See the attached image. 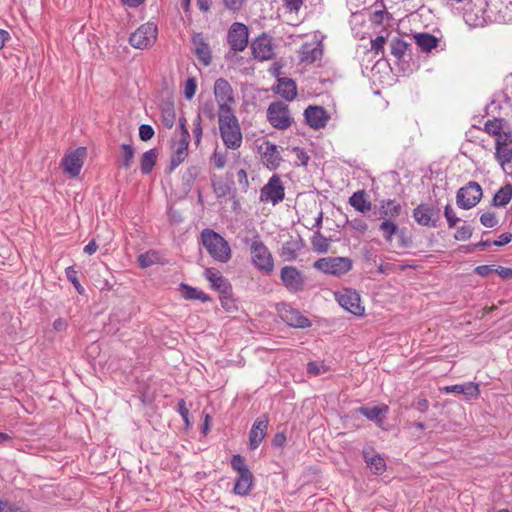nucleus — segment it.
<instances>
[{
	"label": "nucleus",
	"mask_w": 512,
	"mask_h": 512,
	"mask_svg": "<svg viewBox=\"0 0 512 512\" xmlns=\"http://www.w3.org/2000/svg\"><path fill=\"white\" fill-rule=\"evenodd\" d=\"M218 124L221 139L228 149L236 150L241 146L242 133L237 117L232 108L223 106L218 113Z\"/></svg>",
	"instance_id": "nucleus-1"
},
{
	"label": "nucleus",
	"mask_w": 512,
	"mask_h": 512,
	"mask_svg": "<svg viewBox=\"0 0 512 512\" xmlns=\"http://www.w3.org/2000/svg\"><path fill=\"white\" fill-rule=\"evenodd\" d=\"M200 244L216 262L227 263L232 257L229 243L219 233L210 228L201 231Z\"/></svg>",
	"instance_id": "nucleus-2"
},
{
	"label": "nucleus",
	"mask_w": 512,
	"mask_h": 512,
	"mask_svg": "<svg viewBox=\"0 0 512 512\" xmlns=\"http://www.w3.org/2000/svg\"><path fill=\"white\" fill-rule=\"evenodd\" d=\"M158 28L153 22H146L139 26L129 36V44L139 50L151 48L157 41Z\"/></svg>",
	"instance_id": "nucleus-3"
},
{
	"label": "nucleus",
	"mask_w": 512,
	"mask_h": 512,
	"mask_svg": "<svg viewBox=\"0 0 512 512\" xmlns=\"http://www.w3.org/2000/svg\"><path fill=\"white\" fill-rule=\"evenodd\" d=\"M313 267L325 274L341 276L351 270L352 261L347 257H325L315 261Z\"/></svg>",
	"instance_id": "nucleus-4"
},
{
	"label": "nucleus",
	"mask_w": 512,
	"mask_h": 512,
	"mask_svg": "<svg viewBox=\"0 0 512 512\" xmlns=\"http://www.w3.org/2000/svg\"><path fill=\"white\" fill-rule=\"evenodd\" d=\"M338 304L351 314L362 317L365 314V306L362 304L360 294L351 288H344L335 293Z\"/></svg>",
	"instance_id": "nucleus-5"
},
{
	"label": "nucleus",
	"mask_w": 512,
	"mask_h": 512,
	"mask_svg": "<svg viewBox=\"0 0 512 512\" xmlns=\"http://www.w3.org/2000/svg\"><path fill=\"white\" fill-rule=\"evenodd\" d=\"M267 119L269 123L276 129L286 130L293 122L289 107L283 102H273L267 110Z\"/></svg>",
	"instance_id": "nucleus-6"
},
{
	"label": "nucleus",
	"mask_w": 512,
	"mask_h": 512,
	"mask_svg": "<svg viewBox=\"0 0 512 512\" xmlns=\"http://www.w3.org/2000/svg\"><path fill=\"white\" fill-rule=\"evenodd\" d=\"M482 194L481 186L477 182L471 181L458 190L457 205L462 209H471L480 202Z\"/></svg>",
	"instance_id": "nucleus-7"
},
{
	"label": "nucleus",
	"mask_w": 512,
	"mask_h": 512,
	"mask_svg": "<svg viewBox=\"0 0 512 512\" xmlns=\"http://www.w3.org/2000/svg\"><path fill=\"white\" fill-rule=\"evenodd\" d=\"M249 30L248 27L240 22H234L227 33V42L231 50L242 52L248 46Z\"/></svg>",
	"instance_id": "nucleus-8"
},
{
	"label": "nucleus",
	"mask_w": 512,
	"mask_h": 512,
	"mask_svg": "<svg viewBox=\"0 0 512 512\" xmlns=\"http://www.w3.org/2000/svg\"><path fill=\"white\" fill-rule=\"evenodd\" d=\"M285 188L278 175H273L269 182L261 189L260 199L263 202L276 205L284 199Z\"/></svg>",
	"instance_id": "nucleus-9"
},
{
	"label": "nucleus",
	"mask_w": 512,
	"mask_h": 512,
	"mask_svg": "<svg viewBox=\"0 0 512 512\" xmlns=\"http://www.w3.org/2000/svg\"><path fill=\"white\" fill-rule=\"evenodd\" d=\"M280 278L283 285L293 293L304 289L305 279L303 273L294 266H284L281 269Z\"/></svg>",
	"instance_id": "nucleus-10"
},
{
	"label": "nucleus",
	"mask_w": 512,
	"mask_h": 512,
	"mask_svg": "<svg viewBox=\"0 0 512 512\" xmlns=\"http://www.w3.org/2000/svg\"><path fill=\"white\" fill-rule=\"evenodd\" d=\"M86 149L79 147L67 153L62 159V166L64 171L71 177H77L82 169Z\"/></svg>",
	"instance_id": "nucleus-11"
},
{
	"label": "nucleus",
	"mask_w": 512,
	"mask_h": 512,
	"mask_svg": "<svg viewBox=\"0 0 512 512\" xmlns=\"http://www.w3.org/2000/svg\"><path fill=\"white\" fill-rule=\"evenodd\" d=\"M277 311L282 320L289 326L295 328H306L311 325L310 320L303 316L298 310L292 308L287 304H280L277 306Z\"/></svg>",
	"instance_id": "nucleus-12"
},
{
	"label": "nucleus",
	"mask_w": 512,
	"mask_h": 512,
	"mask_svg": "<svg viewBox=\"0 0 512 512\" xmlns=\"http://www.w3.org/2000/svg\"><path fill=\"white\" fill-rule=\"evenodd\" d=\"M214 95L218 102V113L221 112L223 106L231 108L229 103L234 101L233 90L230 83L224 78H218L214 83Z\"/></svg>",
	"instance_id": "nucleus-13"
},
{
	"label": "nucleus",
	"mask_w": 512,
	"mask_h": 512,
	"mask_svg": "<svg viewBox=\"0 0 512 512\" xmlns=\"http://www.w3.org/2000/svg\"><path fill=\"white\" fill-rule=\"evenodd\" d=\"M189 139L190 134L184 133V136L179 138L175 141H173L172 144V156L170 160V170H174L176 167H178L181 163L184 162V160L188 156V147H189Z\"/></svg>",
	"instance_id": "nucleus-14"
},
{
	"label": "nucleus",
	"mask_w": 512,
	"mask_h": 512,
	"mask_svg": "<svg viewBox=\"0 0 512 512\" xmlns=\"http://www.w3.org/2000/svg\"><path fill=\"white\" fill-rule=\"evenodd\" d=\"M307 124L315 129H322L330 119L327 111L321 106H308L304 111Z\"/></svg>",
	"instance_id": "nucleus-15"
},
{
	"label": "nucleus",
	"mask_w": 512,
	"mask_h": 512,
	"mask_svg": "<svg viewBox=\"0 0 512 512\" xmlns=\"http://www.w3.org/2000/svg\"><path fill=\"white\" fill-rule=\"evenodd\" d=\"M258 150L261 154L262 163L269 170H274L279 166L282 158L278 146L271 144L270 142H265Z\"/></svg>",
	"instance_id": "nucleus-16"
},
{
	"label": "nucleus",
	"mask_w": 512,
	"mask_h": 512,
	"mask_svg": "<svg viewBox=\"0 0 512 512\" xmlns=\"http://www.w3.org/2000/svg\"><path fill=\"white\" fill-rule=\"evenodd\" d=\"M439 211L428 204H420L413 211L415 221L423 226H436Z\"/></svg>",
	"instance_id": "nucleus-17"
},
{
	"label": "nucleus",
	"mask_w": 512,
	"mask_h": 512,
	"mask_svg": "<svg viewBox=\"0 0 512 512\" xmlns=\"http://www.w3.org/2000/svg\"><path fill=\"white\" fill-rule=\"evenodd\" d=\"M191 41L194 46L195 55L199 62H201L204 66H209L212 60L211 50L203 34L194 33L192 35Z\"/></svg>",
	"instance_id": "nucleus-18"
},
{
	"label": "nucleus",
	"mask_w": 512,
	"mask_h": 512,
	"mask_svg": "<svg viewBox=\"0 0 512 512\" xmlns=\"http://www.w3.org/2000/svg\"><path fill=\"white\" fill-rule=\"evenodd\" d=\"M323 49L320 43H304L299 51V59L301 63L311 65L321 59Z\"/></svg>",
	"instance_id": "nucleus-19"
},
{
	"label": "nucleus",
	"mask_w": 512,
	"mask_h": 512,
	"mask_svg": "<svg viewBox=\"0 0 512 512\" xmlns=\"http://www.w3.org/2000/svg\"><path fill=\"white\" fill-rule=\"evenodd\" d=\"M363 456L367 466L373 471L375 475H382L386 471V463L384 458L381 457L372 447L364 448Z\"/></svg>",
	"instance_id": "nucleus-20"
},
{
	"label": "nucleus",
	"mask_w": 512,
	"mask_h": 512,
	"mask_svg": "<svg viewBox=\"0 0 512 512\" xmlns=\"http://www.w3.org/2000/svg\"><path fill=\"white\" fill-rule=\"evenodd\" d=\"M356 413L364 415L367 419L376 422L377 426L382 427L384 418L389 412V407L386 404H381L375 407H360L355 409Z\"/></svg>",
	"instance_id": "nucleus-21"
},
{
	"label": "nucleus",
	"mask_w": 512,
	"mask_h": 512,
	"mask_svg": "<svg viewBox=\"0 0 512 512\" xmlns=\"http://www.w3.org/2000/svg\"><path fill=\"white\" fill-rule=\"evenodd\" d=\"M275 93L287 101H292L297 96V86L294 80L278 78L277 85L273 88Z\"/></svg>",
	"instance_id": "nucleus-22"
},
{
	"label": "nucleus",
	"mask_w": 512,
	"mask_h": 512,
	"mask_svg": "<svg viewBox=\"0 0 512 512\" xmlns=\"http://www.w3.org/2000/svg\"><path fill=\"white\" fill-rule=\"evenodd\" d=\"M303 247L301 238H291L283 244L280 255L285 261H294Z\"/></svg>",
	"instance_id": "nucleus-23"
},
{
	"label": "nucleus",
	"mask_w": 512,
	"mask_h": 512,
	"mask_svg": "<svg viewBox=\"0 0 512 512\" xmlns=\"http://www.w3.org/2000/svg\"><path fill=\"white\" fill-rule=\"evenodd\" d=\"M442 391H444L445 393L464 394L466 396L473 398H477L480 394L479 385L474 382L445 386L444 388H442Z\"/></svg>",
	"instance_id": "nucleus-24"
},
{
	"label": "nucleus",
	"mask_w": 512,
	"mask_h": 512,
	"mask_svg": "<svg viewBox=\"0 0 512 512\" xmlns=\"http://www.w3.org/2000/svg\"><path fill=\"white\" fill-rule=\"evenodd\" d=\"M401 205L396 200H383L381 201L379 214L383 220H392L401 214Z\"/></svg>",
	"instance_id": "nucleus-25"
},
{
	"label": "nucleus",
	"mask_w": 512,
	"mask_h": 512,
	"mask_svg": "<svg viewBox=\"0 0 512 512\" xmlns=\"http://www.w3.org/2000/svg\"><path fill=\"white\" fill-rule=\"evenodd\" d=\"M349 204L358 212L366 213L371 210L372 203L369 201L365 190L354 192L349 198Z\"/></svg>",
	"instance_id": "nucleus-26"
},
{
	"label": "nucleus",
	"mask_w": 512,
	"mask_h": 512,
	"mask_svg": "<svg viewBox=\"0 0 512 512\" xmlns=\"http://www.w3.org/2000/svg\"><path fill=\"white\" fill-rule=\"evenodd\" d=\"M274 55V44L270 36L263 34L258 37V60H268Z\"/></svg>",
	"instance_id": "nucleus-27"
},
{
	"label": "nucleus",
	"mask_w": 512,
	"mask_h": 512,
	"mask_svg": "<svg viewBox=\"0 0 512 512\" xmlns=\"http://www.w3.org/2000/svg\"><path fill=\"white\" fill-rule=\"evenodd\" d=\"M258 269L270 273L274 269V261L271 253L262 243L258 242Z\"/></svg>",
	"instance_id": "nucleus-28"
},
{
	"label": "nucleus",
	"mask_w": 512,
	"mask_h": 512,
	"mask_svg": "<svg viewBox=\"0 0 512 512\" xmlns=\"http://www.w3.org/2000/svg\"><path fill=\"white\" fill-rule=\"evenodd\" d=\"M204 276L219 291L224 292L229 286L226 278L215 268H207Z\"/></svg>",
	"instance_id": "nucleus-29"
},
{
	"label": "nucleus",
	"mask_w": 512,
	"mask_h": 512,
	"mask_svg": "<svg viewBox=\"0 0 512 512\" xmlns=\"http://www.w3.org/2000/svg\"><path fill=\"white\" fill-rule=\"evenodd\" d=\"M158 157V150L156 148L145 151L140 159V169L143 175H148L152 172Z\"/></svg>",
	"instance_id": "nucleus-30"
},
{
	"label": "nucleus",
	"mask_w": 512,
	"mask_h": 512,
	"mask_svg": "<svg viewBox=\"0 0 512 512\" xmlns=\"http://www.w3.org/2000/svg\"><path fill=\"white\" fill-rule=\"evenodd\" d=\"M253 482V475L250 471L238 473V478L234 486V492L238 495H246Z\"/></svg>",
	"instance_id": "nucleus-31"
},
{
	"label": "nucleus",
	"mask_w": 512,
	"mask_h": 512,
	"mask_svg": "<svg viewBox=\"0 0 512 512\" xmlns=\"http://www.w3.org/2000/svg\"><path fill=\"white\" fill-rule=\"evenodd\" d=\"M180 290L183 298L186 300H199L201 302H206L210 299L202 290L191 287L185 283L180 284Z\"/></svg>",
	"instance_id": "nucleus-32"
},
{
	"label": "nucleus",
	"mask_w": 512,
	"mask_h": 512,
	"mask_svg": "<svg viewBox=\"0 0 512 512\" xmlns=\"http://www.w3.org/2000/svg\"><path fill=\"white\" fill-rule=\"evenodd\" d=\"M416 44L421 48L424 52H430L432 49L436 48L438 45V39L428 33H419L414 35Z\"/></svg>",
	"instance_id": "nucleus-33"
},
{
	"label": "nucleus",
	"mask_w": 512,
	"mask_h": 512,
	"mask_svg": "<svg viewBox=\"0 0 512 512\" xmlns=\"http://www.w3.org/2000/svg\"><path fill=\"white\" fill-rule=\"evenodd\" d=\"M512 199V185L507 184L501 187L492 199V203L497 207L506 206Z\"/></svg>",
	"instance_id": "nucleus-34"
},
{
	"label": "nucleus",
	"mask_w": 512,
	"mask_h": 512,
	"mask_svg": "<svg viewBox=\"0 0 512 512\" xmlns=\"http://www.w3.org/2000/svg\"><path fill=\"white\" fill-rule=\"evenodd\" d=\"M121 149V157L119 159L120 167L124 169H129L132 166L133 159L135 156V150L131 144L123 143L120 146Z\"/></svg>",
	"instance_id": "nucleus-35"
},
{
	"label": "nucleus",
	"mask_w": 512,
	"mask_h": 512,
	"mask_svg": "<svg viewBox=\"0 0 512 512\" xmlns=\"http://www.w3.org/2000/svg\"><path fill=\"white\" fill-rule=\"evenodd\" d=\"M199 114L209 120L215 119L216 116L218 117V102L212 99L203 102Z\"/></svg>",
	"instance_id": "nucleus-36"
},
{
	"label": "nucleus",
	"mask_w": 512,
	"mask_h": 512,
	"mask_svg": "<svg viewBox=\"0 0 512 512\" xmlns=\"http://www.w3.org/2000/svg\"><path fill=\"white\" fill-rule=\"evenodd\" d=\"M408 43L401 38H394L390 43L391 54L398 60H401L407 49Z\"/></svg>",
	"instance_id": "nucleus-37"
},
{
	"label": "nucleus",
	"mask_w": 512,
	"mask_h": 512,
	"mask_svg": "<svg viewBox=\"0 0 512 512\" xmlns=\"http://www.w3.org/2000/svg\"><path fill=\"white\" fill-rule=\"evenodd\" d=\"M312 248L317 253H326L329 249V240L321 233H316L311 239Z\"/></svg>",
	"instance_id": "nucleus-38"
},
{
	"label": "nucleus",
	"mask_w": 512,
	"mask_h": 512,
	"mask_svg": "<svg viewBox=\"0 0 512 512\" xmlns=\"http://www.w3.org/2000/svg\"><path fill=\"white\" fill-rule=\"evenodd\" d=\"M495 156L502 168L512 161V148L509 146L496 147Z\"/></svg>",
	"instance_id": "nucleus-39"
},
{
	"label": "nucleus",
	"mask_w": 512,
	"mask_h": 512,
	"mask_svg": "<svg viewBox=\"0 0 512 512\" xmlns=\"http://www.w3.org/2000/svg\"><path fill=\"white\" fill-rule=\"evenodd\" d=\"M159 262V255L156 251H148L138 256V263L141 268H147Z\"/></svg>",
	"instance_id": "nucleus-40"
},
{
	"label": "nucleus",
	"mask_w": 512,
	"mask_h": 512,
	"mask_svg": "<svg viewBox=\"0 0 512 512\" xmlns=\"http://www.w3.org/2000/svg\"><path fill=\"white\" fill-rule=\"evenodd\" d=\"M484 131L493 137L498 136L503 131V121L497 118L488 120L484 124Z\"/></svg>",
	"instance_id": "nucleus-41"
},
{
	"label": "nucleus",
	"mask_w": 512,
	"mask_h": 512,
	"mask_svg": "<svg viewBox=\"0 0 512 512\" xmlns=\"http://www.w3.org/2000/svg\"><path fill=\"white\" fill-rule=\"evenodd\" d=\"M212 187L214 193L219 198L227 196L231 191L230 184L227 181L221 179L213 180Z\"/></svg>",
	"instance_id": "nucleus-42"
},
{
	"label": "nucleus",
	"mask_w": 512,
	"mask_h": 512,
	"mask_svg": "<svg viewBox=\"0 0 512 512\" xmlns=\"http://www.w3.org/2000/svg\"><path fill=\"white\" fill-rule=\"evenodd\" d=\"M398 226L392 220H383L380 225V230L387 242L392 241L393 235L396 233Z\"/></svg>",
	"instance_id": "nucleus-43"
},
{
	"label": "nucleus",
	"mask_w": 512,
	"mask_h": 512,
	"mask_svg": "<svg viewBox=\"0 0 512 512\" xmlns=\"http://www.w3.org/2000/svg\"><path fill=\"white\" fill-rule=\"evenodd\" d=\"M65 275L67 279L73 284L75 289L81 294L84 291V288L81 286L78 277H77V271L75 270L74 266H69L65 269Z\"/></svg>",
	"instance_id": "nucleus-44"
},
{
	"label": "nucleus",
	"mask_w": 512,
	"mask_h": 512,
	"mask_svg": "<svg viewBox=\"0 0 512 512\" xmlns=\"http://www.w3.org/2000/svg\"><path fill=\"white\" fill-rule=\"evenodd\" d=\"M162 123L167 128H172L175 123V112L172 107H166L161 112Z\"/></svg>",
	"instance_id": "nucleus-45"
},
{
	"label": "nucleus",
	"mask_w": 512,
	"mask_h": 512,
	"mask_svg": "<svg viewBox=\"0 0 512 512\" xmlns=\"http://www.w3.org/2000/svg\"><path fill=\"white\" fill-rule=\"evenodd\" d=\"M386 44V38L384 36H378L375 39H372L370 42V50L375 55H383L384 54V46Z\"/></svg>",
	"instance_id": "nucleus-46"
},
{
	"label": "nucleus",
	"mask_w": 512,
	"mask_h": 512,
	"mask_svg": "<svg viewBox=\"0 0 512 512\" xmlns=\"http://www.w3.org/2000/svg\"><path fill=\"white\" fill-rule=\"evenodd\" d=\"M192 132H193V136H194V140H195V145L198 146L201 142V138H202V134H203L200 114H198L195 117V119L193 120Z\"/></svg>",
	"instance_id": "nucleus-47"
},
{
	"label": "nucleus",
	"mask_w": 512,
	"mask_h": 512,
	"mask_svg": "<svg viewBox=\"0 0 512 512\" xmlns=\"http://www.w3.org/2000/svg\"><path fill=\"white\" fill-rule=\"evenodd\" d=\"M480 222L487 228H493L498 224V219L493 212H485L480 216Z\"/></svg>",
	"instance_id": "nucleus-48"
},
{
	"label": "nucleus",
	"mask_w": 512,
	"mask_h": 512,
	"mask_svg": "<svg viewBox=\"0 0 512 512\" xmlns=\"http://www.w3.org/2000/svg\"><path fill=\"white\" fill-rule=\"evenodd\" d=\"M231 467L238 473H244L245 471H249L245 464L244 458L239 454H236L232 457Z\"/></svg>",
	"instance_id": "nucleus-49"
},
{
	"label": "nucleus",
	"mask_w": 512,
	"mask_h": 512,
	"mask_svg": "<svg viewBox=\"0 0 512 512\" xmlns=\"http://www.w3.org/2000/svg\"><path fill=\"white\" fill-rule=\"evenodd\" d=\"M471 236H472V228L468 225L459 227L454 234L455 239L458 241H466Z\"/></svg>",
	"instance_id": "nucleus-50"
},
{
	"label": "nucleus",
	"mask_w": 512,
	"mask_h": 512,
	"mask_svg": "<svg viewBox=\"0 0 512 512\" xmlns=\"http://www.w3.org/2000/svg\"><path fill=\"white\" fill-rule=\"evenodd\" d=\"M197 89V83L194 78H188L184 88L185 97L190 100L194 97Z\"/></svg>",
	"instance_id": "nucleus-51"
},
{
	"label": "nucleus",
	"mask_w": 512,
	"mask_h": 512,
	"mask_svg": "<svg viewBox=\"0 0 512 512\" xmlns=\"http://www.w3.org/2000/svg\"><path fill=\"white\" fill-rule=\"evenodd\" d=\"M237 183L239 186V189L241 191H247L249 187V181H248V175L247 172L244 169H239L237 171Z\"/></svg>",
	"instance_id": "nucleus-52"
},
{
	"label": "nucleus",
	"mask_w": 512,
	"mask_h": 512,
	"mask_svg": "<svg viewBox=\"0 0 512 512\" xmlns=\"http://www.w3.org/2000/svg\"><path fill=\"white\" fill-rule=\"evenodd\" d=\"M154 129L151 125L142 124L139 127V138L142 141H148L154 136Z\"/></svg>",
	"instance_id": "nucleus-53"
},
{
	"label": "nucleus",
	"mask_w": 512,
	"mask_h": 512,
	"mask_svg": "<svg viewBox=\"0 0 512 512\" xmlns=\"http://www.w3.org/2000/svg\"><path fill=\"white\" fill-rule=\"evenodd\" d=\"M307 372L313 376H318L327 372V368L323 364H319L317 362H309L307 365Z\"/></svg>",
	"instance_id": "nucleus-54"
},
{
	"label": "nucleus",
	"mask_w": 512,
	"mask_h": 512,
	"mask_svg": "<svg viewBox=\"0 0 512 512\" xmlns=\"http://www.w3.org/2000/svg\"><path fill=\"white\" fill-rule=\"evenodd\" d=\"M211 161L216 168L221 169L226 164V155L225 153L216 150L211 157Z\"/></svg>",
	"instance_id": "nucleus-55"
},
{
	"label": "nucleus",
	"mask_w": 512,
	"mask_h": 512,
	"mask_svg": "<svg viewBox=\"0 0 512 512\" xmlns=\"http://www.w3.org/2000/svg\"><path fill=\"white\" fill-rule=\"evenodd\" d=\"M496 147L509 146L512 143V135L510 132L502 131L501 134L495 137Z\"/></svg>",
	"instance_id": "nucleus-56"
},
{
	"label": "nucleus",
	"mask_w": 512,
	"mask_h": 512,
	"mask_svg": "<svg viewBox=\"0 0 512 512\" xmlns=\"http://www.w3.org/2000/svg\"><path fill=\"white\" fill-rule=\"evenodd\" d=\"M445 217L447 219L449 227H454L456 223L459 221V218L456 217L455 212L451 208L450 205H447L444 210Z\"/></svg>",
	"instance_id": "nucleus-57"
},
{
	"label": "nucleus",
	"mask_w": 512,
	"mask_h": 512,
	"mask_svg": "<svg viewBox=\"0 0 512 512\" xmlns=\"http://www.w3.org/2000/svg\"><path fill=\"white\" fill-rule=\"evenodd\" d=\"M283 4L291 12H298L303 5V0H283Z\"/></svg>",
	"instance_id": "nucleus-58"
},
{
	"label": "nucleus",
	"mask_w": 512,
	"mask_h": 512,
	"mask_svg": "<svg viewBox=\"0 0 512 512\" xmlns=\"http://www.w3.org/2000/svg\"><path fill=\"white\" fill-rule=\"evenodd\" d=\"M0 512H25L20 507L8 503L0 499Z\"/></svg>",
	"instance_id": "nucleus-59"
},
{
	"label": "nucleus",
	"mask_w": 512,
	"mask_h": 512,
	"mask_svg": "<svg viewBox=\"0 0 512 512\" xmlns=\"http://www.w3.org/2000/svg\"><path fill=\"white\" fill-rule=\"evenodd\" d=\"M225 7L231 11H238L241 9L243 0H222Z\"/></svg>",
	"instance_id": "nucleus-60"
},
{
	"label": "nucleus",
	"mask_w": 512,
	"mask_h": 512,
	"mask_svg": "<svg viewBox=\"0 0 512 512\" xmlns=\"http://www.w3.org/2000/svg\"><path fill=\"white\" fill-rule=\"evenodd\" d=\"M511 240H512V234L510 232H505V233H502L498 237V240L494 241L493 244L496 246H503V245L510 243Z\"/></svg>",
	"instance_id": "nucleus-61"
},
{
	"label": "nucleus",
	"mask_w": 512,
	"mask_h": 512,
	"mask_svg": "<svg viewBox=\"0 0 512 512\" xmlns=\"http://www.w3.org/2000/svg\"><path fill=\"white\" fill-rule=\"evenodd\" d=\"M68 323L65 319L58 318L53 322V329L57 332H63L67 329Z\"/></svg>",
	"instance_id": "nucleus-62"
},
{
	"label": "nucleus",
	"mask_w": 512,
	"mask_h": 512,
	"mask_svg": "<svg viewBox=\"0 0 512 512\" xmlns=\"http://www.w3.org/2000/svg\"><path fill=\"white\" fill-rule=\"evenodd\" d=\"M494 271L503 279H509L512 277L511 268L499 266Z\"/></svg>",
	"instance_id": "nucleus-63"
},
{
	"label": "nucleus",
	"mask_w": 512,
	"mask_h": 512,
	"mask_svg": "<svg viewBox=\"0 0 512 512\" xmlns=\"http://www.w3.org/2000/svg\"><path fill=\"white\" fill-rule=\"evenodd\" d=\"M177 406H178L177 411L181 415V417L182 418H187L189 416V410H188V408L186 406L185 400L184 399H180L178 401Z\"/></svg>",
	"instance_id": "nucleus-64"
}]
</instances>
